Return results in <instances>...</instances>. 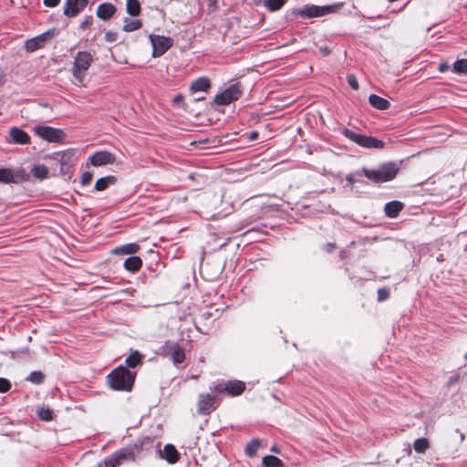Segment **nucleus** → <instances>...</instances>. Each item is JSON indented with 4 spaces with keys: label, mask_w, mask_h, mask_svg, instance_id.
Returning <instances> with one entry per match:
<instances>
[{
    "label": "nucleus",
    "mask_w": 467,
    "mask_h": 467,
    "mask_svg": "<svg viewBox=\"0 0 467 467\" xmlns=\"http://www.w3.org/2000/svg\"><path fill=\"white\" fill-rule=\"evenodd\" d=\"M108 379L112 389L117 390H130L134 383L135 374L120 366L115 368L108 376Z\"/></svg>",
    "instance_id": "f257e3e1"
},
{
    "label": "nucleus",
    "mask_w": 467,
    "mask_h": 467,
    "mask_svg": "<svg viewBox=\"0 0 467 467\" xmlns=\"http://www.w3.org/2000/svg\"><path fill=\"white\" fill-rule=\"evenodd\" d=\"M399 171V167L393 162L384 163L376 170H364L365 176L376 183L393 180Z\"/></svg>",
    "instance_id": "f03ea898"
},
{
    "label": "nucleus",
    "mask_w": 467,
    "mask_h": 467,
    "mask_svg": "<svg viewBox=\"0 0 467 467\" xmlns=\"http://www.w3.org/2000/svg\"><path fill=\"white\" fill-rule=\"evenodd\" d=\"M93 62V56L88 51H79L74 57L72 66V75L79 84H83V80L87 71Z\"/></svg>",
    "instance_id": "7ed1b4c3"
},
{
    "label": "nucleus",
    "mask_w": 467,
    "mask_h": 467,
    "mask_svg": "<svg viewBox=\"0 0 467 467\" xmlns=\"http://www.w3.org/2000/svg\"><path fill=\"white\" fill-rule=\"evenodd\" d=\"M140 449L138 446L122 448L104 461V467H117L123 462H135Z\"/></svg>",
    "instance_id": "20e7f679"
},
{
    "label": "nucleus",
    "mask_w": 467,
    "mask_h": 467,
    "mask_svg": "<svg viewBox=\"0 0 467 467\" xmlns=\"http://www.w3.org/2000/svg\"><path fill=\"white\" fill-rule=\"evenodd\" d=\"M342 133L346 138L349 139L351 141L363 148L382 149L385 146V143L380 140H378L374 137L356 133L348 129H345Z\"/></svg>",
    "instance_id": "39448f33"
},
{
    "label": "nucleus",
    "mask_w": 467,
    "mask_h": 467,
    "mask_svg": "<svg viewBox=\"0 0 467 467\" xmlns=\"http://www.w3.org/2000/svg\"><path fill=\"white\" fill-rule=\"evenodd\" d=\"M343 4H334L329 5H306L298 11V14L304 17H320L333 14L340 10Z\"/></svg>",
    "instance_id": "423d86ee"
},
{
    "label": "nucleus",
    "mask_w": 467,
    "mask_h": 467,
    "mask_svg": "<svg viewBox=\"0 0 467 467\" xmlns=\"http://www.w3.org/2000/svg\"><path fill=\"white\" fill-rule=\"evenodd\" d=\"M34 132L40 139L51 143L60 142L66 136L62 130L44 125L35 126Z\"/></svg>",
    "instance_id": "0eeeda50"
},
{
    "label": "nucleus",
    "mask_w": 467,
    "mask_h": 467,
    "mask_svg": "<svg viewBox=\"0 0 467 467\" xmlns=\"http://www.w3.org/2000/svg\"><path fill=\"white\" fill-rule=\"evenodd\" d=\"M149 38L152 47L153 57L162 56L172 46V39L167 36L150 35Z\"/></svg>",
    "instance_id": "6e6552de"
},
{
    "label": "nucleus",
    "mask_w": 467,
    "mask_h": 467,
    "mask_svg": "<svg viewBox=\"0 0 467 467\" xmlns=\"http://www.w3.org/2000/svg\"><path fill=\"white\" fill-rule=\"evenodd\" d=\"M242 94L241 87L238 84L230 86L228 88L218 94L214 98V102L218 105H228L236 100Z\"/></svg>",
    "instance_id": "1a4fd4ad"
},
{
    "label": "nucleus",
    "mask_w": 467,
    "mask_h": 467,
    "mask_svg": "<svg viewBox=\"0 0 467 467\" xmlns=\"http://www.w3.org/2000/svg\"><path fill=\"white\" fill-rule=\"evenodd\" d=\"M55 35V30H48L36 37L28 39L26 43V49L28 52H34L43 47L48 41H50Z\"/></svg>",
    "instance_id": "9d476101"
},
{
    "label": "nucleus",
    "mask_w": 467,
    "mask_h": 467,
    "mask_svg": "<svg viewBox=\"0 0 467 467\" xmlns=\"http://www.w3.org/2000/svg\"><path fill=\"white\" fill-rule=\"evenodd\" d=\"M218 402L214 396L201 394L198 399V412L200 414H210L216 409Z\"/></svg>",
    "instance_id": "9b49d317"
},
{
    "label": "nucleus",
    "mask_w": 467,
    "mask_h": 467,
    "mask_svg": "<svg viewBox=\"0 0 467 467\" xmlns=\"http://www.w3.org/2000/svg\"><path fill=\"white\" fill-rule=\"evenodd\" d=\"M214 389L217 392L226 391L231 396H239L244 392L245 384L240 380H230L224 385H217Z\"/></svg>",
    "instance_id": "f8f14e48"
},
{
    "label": "nucleus",
    "mask_w": 467,
    "mask_h": 467,
    "mask_svg": "<svg viewBox=\"0 0 467 467\" xmlns=\"http://www.w3.org/2000/svg\"><path fill=\"white\" fill-rule=\"evenodd\" d=\"M89 161L93 166L99 167L107 164L116 163V157L114 154L109 151L100 150L91 155L89 157Z\"/></svg>",
    "instance_id": "ddd939ff"
},
{
    "label": "nucleus",
    "mask_w": 467,
    "mask_h": 467,
    "mask_svg": "<svg viewBox=\"0 0 467 467\" xmlns=\"http://www.w3.org/2000/svg\"><path fill=\"white\" fill-rule=\"evenodd\" d=\"M166 355L169 356L174 364H181L185 359V353L178 343H167L165 346Z\"/></svg>",
    "instance_id": "4468645a"
},
{
    "label": "nucleus",
    "mask_w": 467,
    "mask_h": 467,
    "mask_svg": "<svg viewBox=\"0 0 467 467\" xmlns=\"http://www.w3.org/2000/svg\"><path fill=\"white\" fill-rule=\"evenodd\" d=\"M88 5V0H67L64 5V15L68 17L76 16Z\"/></svg>",
    "instance_id": "2eb2a0df"
},
{
    "label": "nucleus",
    "mask_w": 467,
    "mask_h": 467,
    "mask_svg": "<svg viewBox=\"0 0 467 467\" xmlns=\"http://www.w3.org/2000/svg\"><path fill=\"white\" fill-rule=\"evenodd\" d=\"M9 134L13 142L16 144L26 145L30 142L29 135L20 128H11Z\"/></svg>",
    "instance_id": "dca6fc26"
},
{
    "label": "nucleus",
    "mask_w": 467,
    "mask_h": 467,
    "mask_svg": "<svg viewBox=\"0 0 467 467\" xmlns=\"http://www.w3.org/2000/svg\"><path fill=\"white\" fill-rule=\"evenodd\" d=\"M74 158V153L71 151H61L54 155L53 159L60 163L61 172H66V167L70 166Z\"/></svg>",
    "instance_id": "f3484780"
},
{
    "label": "nucleus",
    "mask_w": 467,
    "mask_h": 467,
    "mask_svg": "<svg viewBox=\"0 0 467 467\" xmlns=\"http://www.w3.org/2000/svg\"><path fill=\"white\" fill-rule=\"evenodd\" d=\"M116 12L115 6L110 3H104L99 5L97 16L102 20L109 19Z\"/></svg>",
    "instance_id": "a211bd4d"
},
{
    "label": "nucleus",
    "mask_w": 467,
    "mask_h": 467,
    "mask_svg": "<svg viewBox=\"0 0 467 467\" xmlns=\"http://www.w3.org/2000/svg\"><path fill=\"white\" fill-rule=\"evenodd\" d=\"M140 250V245L135 243L127 244L121 246L115 247L111 253L114 254L125 255L133 254Z\"/></svg>",
    "instance_id": "6ab92c4d"
},
{
    "label": "nucleus",
    "mask_w": 467,
    "mask_h": 467,
    "mask_svg": "<svg viewBox=\"0 0 467 467\" xmlns=\"http://www.w3.org/2000/svg\"><path fill=\"white\" fill-rule=\"evenodd\" d=\"M210 87L211 84L209 78H199L191 84L190 89L193 92L207 91L210 88Z\"/></svg>",
    "instance_id": "aec40b11"
},
{
    "label": "nucleus",
    "mask_w": 467,
    "mask_h": 467,
    "mask_svg": "<svg viewBox=\"0 0 467 467\" xmlns=\"http://www.w3.org/2000/svg\"><path fill=\"white\" fill-rule=\"evenodd\" d=\"M163 457L170 463H175L179 460V452L173 445L167 444L163 449Z\"/></svg>",
    "instance_id": "412c9836"
},
{
    "label": "nucleus",
    "mask_w": 467,
    "mask_h": 467,
    "mask_svg": "<svg viewBox=\"0 0 467 467\" xmlns=\"http://www.w3.org/2000/svg\"><path fill=\"white\" fill-rule=\"evenodd\" d=\"M117 179L115 176L109 175L99 179L95 183V189L99 192L106 190L109 185L115 184Z\"/></svg>",
    "instance_id": "4be33fe9"
},
{
    "label": "nucleus",
    "mask_w": 467,
    "mask_h": 467,
    "mask_svg": "<svg viewBox=\"0 0 467 467\" xmlns=\"http://www.w3.org/2000/svg\"><path fill=\"white\" fill-rule=\"evenodd\" d=\"M402 209V203L398 201L388 202L385 205V213L387 216L395 218Z\"/></svg>",
    "instance_id": "5701e85b"
},
{
    "label": "nucleus",
    "mask_w": 467,
    "mask_h": 467,
    "mask_svg": "<svg viewBox=\"0 0 467 467\" xmlns=\"http://www.w3.org/2000/svg\"><path fill=\"white\" fill-rule=\"evenodd\" d=\"M368 100L369 103L378 109L383 110L389 109V102L378 95H370Z\"/></svg>",
    "instance_id": "b1692460"
},
{
    "label": "nucleus",
    "mask_w": 467,
    "mask_h": 467,
    "mask_svg": "<svg viewBox=\"0 0 467 467\" xmlns=\"http://www.w3.org/2000/svg\"><path fill=\"white\" fill-rule=\"evenodd\" d=\"M142 265V260L139 256H131L125 260L124 267L128 271L136 272Z\"/></svg>",
    "instance_id": "393cba45"
},
{
    "label": "nucleus",
    "mask_w": 467,
    "mask_h": 467,
    "mask_svg": "<svg viewBox=\"0 0 467 467\" xmlns=\"http://www.w3.org/2000/svg\"><path fill=\"white\" fill-rule=\"evenodd\" d=\"M32 174L38 180H44L48 176V169L45 165H35L31 170Z\"/></svg>",
    "instance_id": "a878e982"
},
{
    "label": "nucleus",
    "mask_w": 467,
    "mask_h": 467,
    "mask_svg": "<svg viewBox=\"0 0 467 467\" xmlns=\"http://www.w3.org/2000/svg\"><path fill=\"white\" fill-rule=\"evenodd\" d=\"M127 12L130 16H137L140 13V4L138 0H127Z\"/></svg>",
    "instance_id": "bb28decb"
},
{
    "label": "nucleus",
    "mask_w": 467,
    "mask_h": 467,
    "mask_svg": "<svg viewBox=\"0 0 467 467\" xmlns=\"http://www.w3.org/2000/svg\"><path fill=\"white\" fill-rule=\"evenodd\" d=\"M430 447L429 441L425 438L417 439L413 442V448L418 453L425 452Z\"/></svg>",
    "instance_id": "cd10ccee"
},
{
    "label": "nucleus",
    "mask_w": 467,
    "mask_h": 467,
    "mask_svg": "<svg viewBox=\"0 0 467 467\" xmlns=\"http://www.w3.org/2000/svg\"><path fill=\"white\" fill-rule=\"evenodd\" d=\"M263 463L265 467H283V462L272 455H267L263 458Z\"/></svg>",
    "instance_id": "c85d7f7f"
},
{
    "label": "nucleus",
    "mask_w": 467,
    "mask_h": 467,
    "mask_svg": "<svg viewBox=\"0 0 467 467\" xmlns=\"http://www.w3.org/2000/svg\"><path fill=\"white\" fill-rule=\"evenodd\" d=\"M259 446H260V441L259 440L254 439V440L250 441L247 443L246 448H245L246 454L249 457L255 456Z\"/></svg>",
    "instance_id": "c756f323"
},
{
    "label": "nucleus",
    "mask_w": 467,
    "mask_h": 467,
    "mask_svg": "<svg viewBox=\"0 0 467 467\" xmlns=\"http://www.w3.org/2000/svg\"><path fill=\"white\" fill-rule=\"evenodd\" d=\"M14 182V174L10 169H0V182L10 183Z\"/></svg>",
    "instance_id": "7c9ffc66"
},
{
    "label": "nucleus",
    "mask_w": 467,
    "mask_h": 467,
    "mask_svg": "<svg viewBox=\"0 0 467 467\" xmlns=\"http://www.w3.org/2000/svg\"><path fill=\"white\" fill-rule=\"evenodd\" d=\"M285 0H265V6L272 12L279 10L285 4Z\"/></svg>",
    "instance_id": "2f4dec72"
},
{
    "label": "nucleus",
    "mask_w": 467,
    "mask_h": 467,
    "mask_svg": "<svg viewBox=\"0 0 467 467\" xmlns=\"http://www.w3.org/2000/svg\"><path fill=\"white\" fill-rule=\"evenodd\" d=\"M141 360V356L138 351L132 352L126 358V364L130 368H135Z\"/></svg>",
    "instance_id": "473e14b6"
},
{
    "label": "nucleus",
    "mask_w": 467,
    "mask_h": 467,
    "mask_svg": "<svg viewBox=\"0 0 467 467\" xmlns=\"http://www.w3.org/2000/svg\"><path fill=\"white\" fill-rule=\"evenodd\" d=\"M141 22L140 20H125L123 30L125 32H132L141 27Z\"/></svg>",
    "instance_id": "72a5a7b5"
},
{
    "label": "nucleus",
    "mask_w": 467,
    "mask_h": 467,
    "mask_svg": "<svg viewBox=\"0 0 467 467\" xmlns=\"http://www.w3.org/2000/svg\"><path fill=\"white\" fill-rule=\"evenodd\" d=\"M453 69L457 73L467 74V59L457 60L453 64Z\"/></svg>",
    "instance_id": "f704fd0d"
},
{
    "label": "nucleus",
    "mask_w": 467,
    "mask_h": 467,
    "mask_svg": "<svg viewBox=\"0 0 467 467\" xmlns=\"http://www.w3.org/2000/svg\"><path fill=\"white\" fill-rule=\"evenodd\" d=\"M52 410L47 408L42 407L37 409V415L43 420H50L52 419Z\"/></svg>",
    "instance_id": "c9c22d12"
},
{
    "label": "nucleus",
    "mask_w": 467,
    "mask_h": 467,
    "mask_svg": "<svg viewBox=\"0 0 467 467\" xmlns=\"http://www.w3.org/2000/svg\"><path fill=\"white\" fill-rule=\"evenodd\" d=\"M27 380L35 384H40L44 379V375L40 371H33L26 378Z\"/></svg>",
    "instance_id": "e433bc0d"
},
{
    "label": "nucleus",
    "mask_w": 467,
    "mask_h": 467,
    "mask_svg": "<svg viewBox=\"0 0 467 467\" xmlns=\"http://www.w3.org/2000/svg\"><path fill=\"white\" fill-rule=\"evenodd\" d=\"M10 388H11L10 381L5 378H0V392L5 393L10 389Z\"/></svg>",
    "instance_id": "4c0bfd02"
},
{
    "label": "nucleus",
    "mask_w": 467,
    "mask_h": 467,
    "mask_svg": "<svg viewBox=\"0 0 467 467\" xmlns=\"http://www.w3.org/2000/svg\"><path fill=\"white\" fill-rule=\"evenodd\" d=\"M92 178H93V174L89 171H86L82 174L80 182L84 186L88 185L92 181Z\"/></svg>",
    "instance_id": "58836bf2"
},
{
    "label": "nucleus",
    "mask_w": 467,
    "mask_h": 467,
    "mask_svg": "<svg viewBox=\"0 0 467 467\" xmlns=\"http://www.w3.org/2000/svg\"><path fill=\"white\" fill-rule=\"evenodd\" d=\"M348 85L355 90L358 88V82L357 78L354 75H348L347 77Z\"/></svg>",
    "instance_id": "ea45409f"
},
{
    "label": "nucleus",
    "mask_w": 467,
    "mask_h": 467,
    "mask_svg": "<svg viewBox=\"0 0 467 467\" xmlns=\"http://www.w3.org/2000/svg\"><path fill=\"white\" fill-rule=\"evenodd\" d=\"M105 38L108 42H115L118 39V35L109 31L105 34Z\"/></svg>",
    "instance_id": "a19ab883"
},
{
    "label": "nucleus",
    "mask_w": 467,
    "mask_h": 467,
    "mask_svg": "<svg viewBox=\"0 0 467 467\" xmlns=\"http://www.w3.org/2000/svg\"><path fill=\"white\" fill-rule=\"evenodd\" d=\"M378 295H379V301H383V300L388 298L389 292L387 290H385V289H379L378 291Z\"/></svg>",
    "instance_id": "79ce46f5"
},
{
    "label": "nucleus",
    "mask_w": 467,
    "mask_h": 467,
    "mask_svg": "<svg viewBox=\"0 0 467 467\" xmlns=\"http://www.w3.org/2000/svg\"><path fill=\"white\" fill-rule=\"evenodd\" d=\"M92 23V17L91 16H88V17H86L80 24V27L82 29H85L86 27L89 26Z\"/></svg>",
    "instance_id": "37998d69"
},
{
    "label": "nucleus",
    "mask_w": 467,
    "mask_h": 467,
    "mask_svg": "<svg viewBox=\"0 0 467 467\" xmlns=\"http://www.w3.org/2000/svg\"><path fill=\"white\" fill-rule=\"evenodd\" d=\"M60 0H44V5L49 7H55L59 4Z\"/></svg>",
    "instance_id": "c03bdc74"
},
{
    "label": "nucleus",
    "mask_w": 467,
    "mask_h": 467,
    "mask_svg": "<svg viewBox=\"0 0 467 467\" xmlns=\"http://www.w3.org/2000/svg\"><path fill=\"white\" fill-rule=\"evenodd\" d=\"M319 51L324 56H327L330 53V50L327 46L320 47Z\"/></svg>",
    "instance_id": "a18cd8bd"
},
{
    "label": "nucleus",
    "mask_w": 467,
    "mask_h": 467,
    "mask_svg": "<svg viewBox=\"0 0 467 467\" xmlns=\"http://www.w3.org/2000/svg\"><path fill=\"white\" fill-rule=\"evenodd\" d=\"M258 137V133L256 131H253L250 133L249 138L250 140H255Z\"/></svg>",
    "instance_id": "49530a36"
},
{
    "label": "nucleus",
    "mask_w": 467,
    "mask_h": 467,
    "mask_svg": "<svg viewBox=\"0 0 467 467\" xmlns=\"http://www.w3.org/2000/svg\"><path fill=\"white\" fill-rule=\"evenodd\" d=\"M207 1L209 3L210 6L214 7L216 5L218 0H207Z\"/></svg>",
    "instance_id": "de8ad7c7"
},
{
    "label": "nucleus",
    "mask_w": 467,
    "mask_h": 467,
    "mask_svg": "<svg viewBox=\"0 0 467 467\" xmlns=\"http://www.w3.org/2000/svg\"><path fill=\"white\" fill-rule=\"evenodd\" d=\"M447 67H448L447 65H441L440 66V71L441 72H444L447 69Z\"/></svg>",
    "instance_id": "09e8293b"
},
{
    "label": "nucleus",
    "mask_w": 467,
    "mask_h": 467,
    "mask_svg": "<svg viewBox=\"0 0 467 467\" xmlns=\"http://www.w3.org/2000/svg\"><path fill=\"white\" fill-rule=\"evenodd\" d=\"M4 83V74L3 72L0 70V86H2Z\"/></svg>",
    "instance_id": "8fccbe9b"
},
{
    "label": "nucleus",
    "mask_w": 467,
    "mask_h": 467,
    "mask_svg": "<svg viewBox=\"0 0 467 467\" xmlns=\"http://www.w3.org/2000/svg\"><path fill=\"white\" fill-rule=\"evenodd\" d=\"M327 251H328V252H330V251L333 249V244H328L327 245Z\"/></svg>",
    "instance_id": "3c124183"
},
{
    "label": "nucleus",
    "mask_w": 467,
    "mask_h": 467,
    "mask_svg": "<svg viewBox=\"0 0 467 467\" xmlns=\"http://www.w3.org/2000/svg\"><path fill=\"white\" fill-rule=\"evenodd\" d=\"M271 451H274V452H278L279 451L278 449L275 446H273L271 448Z\"/></svg>",
    "instance_id": "603ef678"
},
{
    "label": "nucleus",
    "mask_w": 467,
    "mask_h": 467,
    "mask_svg": "<svg viewBox=\"0 0 467 467\" xmlns=\"http://www.w3.org/2000/svg\"><path fill=\"white\" fill-rule=\"evenodd\" d=\"M181 99H182L181 97H177V98L174 99V101L177 102V101H180Z\"/></svg>",
    "instance_id": "864d4df0"
},
{
    "label": "nucleus",
    "mask_w": 467,
    "mask_h": 467,
    "mask_svg": "<svg viewBox=\"0 0 467 467\" xmlns=\"http://www.w3.org/2000/svg\"><path fill=\"white\" fill-rule=\"evenodd\" d=\"M256 4H258L260 2V0H254Z\"/></svg>",
    "instance_id": "5fc2aeb1"
}]
</instances>
